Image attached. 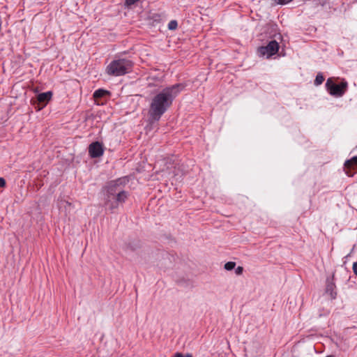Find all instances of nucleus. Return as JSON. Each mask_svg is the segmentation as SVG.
I'll return each mask as SVG.
<instances>
[{"label": "nucleus", "instance_id": "f257e3e1", "mask_svg": "<svg viewBox=\"0 0 357 357\" xmlns=\"http://www.w3.org/2000/svg\"><path fill=\"white\" fill-rule=\"evenodd\" d=\"M183 84H176L166 87L157 93L151 100L149 116L151 121H158L172 106L175 98L184 89Z\"/></svg>", "mask_w": 357, "mask_h": 357}, {"label": "nucleus", "instance_id": "f03ea898", "mask_svg": "<svg viewBox=\"0 0 357 357\" xmlns=\"http://www.w3.org/2000/svg\"><path fill=\"white\" fill-rule=\"evenodd\" d=\"M128 180L124 178H120L116 180L109 181L105 187V206L106 209L111 213L123 204L128 198V192L123 190L125 185Z\"/></svg>", "mask_w": 357, "mask_h": 357}, {"label": "nucleus", "instance_id": "7ed1b4c3", "mask_svg": "<svg viewBox=\"0 0 357 357\" xmlns=\"http://www.w3.org/2000/svg\"><path fill=\"white\" fill-rule=\"evenodd\" d=\"M133 63L127 59H118L112 61L106 68V72L112 76H122L132 71Z\"/></svg>", "mask_w": 357, "mask_h": 357}, {"label": "nucleus", "instance_id": "20e7f679", "mask_svg": "<svg viewBox=\"0 0 357 357\" xmlns=\"http://www.w3.org/2000/svg\"><path fill=\"white\" fill-rule=\"evenodd\" d=\"M326 88L331 96L342 97L347 90L348 83L344 80L337 84L333 82V78H328L326 83Z\"/></svg>", "mask_w": 357, "mask_h": 357}, {"label": "nucleus", "instance_id": "39448f33", "mask_svg": "<svg viewBox=\"0 0 357 357\" xmlns=\"http://www.w3.org/2000/svg\"><path fill=\"white\" fill-rule=\"evenodd\" d=\"M279 50V44L275 40L270 41L266 46H262L259 48V52L263 55L270 57L275 54Z\"/></svg>", "mask_w": 357, "mask_h": 357}, {"label": "nucleus", "instance_id": "423d86ee", "mask_svg": "<svg viewBox=\"0 0 357 357\" xmlns=\"http://www.w3.org/2000/svg\"><path fill=\"white\" fill-rule=\"evenodd\" d=\"M344 169L345 174L349 177L354 176L357 173V155L344 162Z\"/></svg>", "mask_w": 357, "mask_h": 357}, {"label": "nucleus", "instance_id": "0eeeda50", "mask_svg": "<svg viewBox=\"0 0 357 357\" xmlns=\"http://www.w3.org/2000/svg\"><path fill=\"white\" fill-rule=\"evenodd\" d=\"M89 153L92 158H96L102 156L104 153L102 144L99 142L91 143L89 146Z\"/></svg>", "mask_w": 357, "mask_h": 357}, {"label": "nucleus", "instance_id": "6e6552de", "mask_svg": "<svg viewBox=\"0 0 357 357\" xmlns=\"http://www.w3.org/2000/svg\"><path fill=\"white\" fill-rule=\"evenodd\" d=\"M52 96V91L39 93L37 96V100L39 103L43 104V106L46 105L51 100Z\"/></svg>", "mask_w": 357, "mask_h": 357}, {"label": "nucleus", "instance_id": "1a4fd4ad", "mask_svg": "<svg viewBox=\"0 0 357 357\" xmlns=\"http://www.w3.org/2000/svg\"><path fill=\"white\" fill-rule=\"evenodd\" d=\"M326 293L329 294L331 299H335L337 296L335 291V284L332 282H328L326 287Z\"/></svg>", "mask_w": 357, "mask_h": 357}, {"label": "nucleus", "instance_id": "9d476101", "mask_svg": "<svg viewBox=\"0 0 357 357\" xmlns=\"http://www.w3.org/2000/svg\"><path fill=\"white\" fill-rule=\"evenodd\" d=\"M109 91L104 90V89H98L93 93V98L94 99H98L102 97H104L105 96L109 94Z\"/></svg>", "mask_w": 357, "mask_h": 357}, {"label": "nucleus", "instance_id": "9b49d317", "mask_svg": "<svg viewBox=\"0 0 357 357\" xmlns=\"http://www.w3.org/2000/svg\"><path fill=\"white\" fill-rule=\"evenodd\" d=\"M324 81V77L323 76V75L321 73H319L317 75L316 78L314 79V84L316 86L320 85L323 83Z\"/></svg>", "mask_w": 357, "mask_h": 357}, {"label": "nucleus", "instance_id": "f8f14e48", "mask_svg": "<svg viewBox=\"0 0 357 357\" xmlns=\"http://www.w3.org/2000/svg\"><path fill=\"white\" fill-rule=\"evenodd\" d=\"M236 263L234 261H229L225 264V268L227 271H231L235 268Z\"/></svg>", "mask_w": 357, "mask_h": 357}, {"label": "nucleus", "instance_id": "ddd939ff", "mask_svg": "<svg viewBox=\"0 0 357 357\" xmlns=\"http://www.w3.org/2000/svg\"><path fill=\"white\" fill-rule=\"evenodd\" d=\"M178 23L176 20H172L168 24V29L169 30H174L177 28Z\"/></svg>", "mask_w": 357, "mask_h": 357}, {"label": "nucleus", "instance_id": "4468645a", "mask_svg": "<svg viewBox=\"0 0 357 357\" xmlns=\"http://www.w3.org/2000/svg\"><path fill=\"white\" fill-rule=\"evenodd\" d=\"M276 3L284 5L291 2L292 0H273Z\"/></svg>", "mask_w": 357, "mask_h": 357}, {"label": "nucleus", "instance_id": "2eb2a0df", "mask_svg": "<svg viewBox=\"0 0 357 357\" xmlns=\"http://www.w3.org/2000/svg\"><path fill=\"white\" fill-rule=\"evenodd\" d=\"M139 1V0H126L125 4L127 6H130Z\"/></svg>", "mask_w": 357, "mask_h": 357}, {"label": "nucleus", "instance_id": "dca6fc26", "mask_svg": "<svg viewBox=\"0 0 357 357\" xmlns=\"http://www.w3.org/2000/svg\"><path fill=\"white\" fill-rule=\"evenodd\" d=\"M243 268L242 266H238L235 270L236 274L237 275H241L243 273Z\"/></svg>", "mask_w": 357, "mask_h": 357}, {"label": "nucleus", "instance_id": "f3484780", "mask_svg": "<svg viewBox=\"0 0 357 357\" xmlns=\"http://www.w3.org/2000/svg\"><path fill=\"white\" fill-rule=\"evenodd\" d=\"M6 185V180L3 177H0V188H5Z\"/></svg>", "mask_w": 357, "mask_h": 357}, {"label": "nucleus", "instance_id": "a211bd4d", "mask_svg": "<svg viewBox=\"0 0 357 357\" xmlns=\"http://www.w3.org/2000/svg\"><path fill=\"white\" fill-rule=\"evenodd\" d=\"M352 269L354 274L357 276V261L353 264Z\"/></svg>", "mask_w": 357, "mask_h": 357}, {"label": "nucleus", "instance_id": "6ab92c4d", "mask_svg": "<svg viewBox=\"0 0 357 357\" xmlns=\"http://www.w3.org/2000/svg\"><path fill=\"white\" fill-rule=\"evenodd\" d=\"M174 357H185V356L181 353H176L175 354Z\"/></svg>", "mask_w": 357, "mask_h": 357}, {"label": "nucleus", "instance_id": "aec40b11", "mask_svg": "<svg viewBox=\"0 0 357 357\" xmlns=\"http://www.w3.org/2000/svg\"><path fill=\"white\" fill-rule=\"evenodd\" d=\"M185 357H191V356H190V355H187V356H185Z\"/></svg>", "mask_w": 357, "mask_h": 357}, {"label": "nucleus", "instance_id": "412c9836", "mask_svg": "<svg viewBox=\"0 0 357 357\" xmlns=\"http://www.w3.org/2000/svg\"><path fill=\"white\" fill-rule=\"evenodd\" d=\"M326 357H334V356H326Z\"/></svg>", "mask_w": 357, "mask_h": 357}]
</instances>
